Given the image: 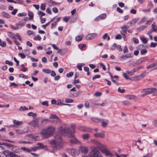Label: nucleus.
<instances>
[{"mask_svg":"<svg viewBox=\"0 0 157 157\" xmlns=\"http://www.w3.org/2000/svg\"><path fill=\"white\" fill-rule=\"evenodd\" d=\"M55 140H52L50 142L54 149L59 150L63 147V143L60 136L56 135L55 137Z\"/></svg>","mask_w":157,"mask_h":157,"instance_id":"nucleus-1","label":"nucleus"},{"mask_svg":"<svg viewBox=\"0 0 157 157\" xmlns=\"http://www.w3.org/2000/svg\"><path fill=\"white\" fill-rule=\"evenodd\" d=\"M74 131L71 132L69 128H65L61 131V133L63 136H67L71 137V138L70 140L72 143H78L79 141L74 137Z\"/></svg>","mask_w":157,"mask_h":157,"instance_id":"nucleus-2","label":"nucleus"},{"mask_svg":"<svg viewBox=\"0 0 157 157\" xmlns=\"http://www.w3.org/2000/svg\"><path fill=\"white\" fill-rule=\"evenodd\" d=\"M55 128L52 126H50L46 128L43 129L41 132L40 134L42 137L47 138L52 136L54 132Z\"/></svg>","mask_w":157,"mask_h":157,"instance_id":"nucleus-3","label":"nucleus"},{"mask_svg":"<svg viewBox=\"0 0 157 157\" xmlns=\"http://www.w3.org/2000/svg\"><path fill=\"white\" fill-rule=\"evenodd\" d=\"M89 156L90 157H103L96 148H94L92 149L89 153Z\"/></svg>","mask_w":157,"mask_h":157,"instance_id":"nucleus-4","label":"nucleus"},{"mask_svg":"<svg viewBox=\"0 0 157 157\" xmlns=\"http://www.w3.org/2000/svg\"><path fill=\"white\" fill-rule=\"evenodd\" d=\"M39 118H37L31 121L28 123L29 125L33 128H39Z\"/></svg>","mask_w":157,"mask_h":157,"instance_id":"nucleus-5","label":"nucleus"},{"mask_svg":"<svg viewBox=\"0 0 157 157\" xmlns=\"http://www.w3.org/2000/svg\"><path fill=\"white\" fill-rule=\"evenodd\" d=\"M157 91V90L155 88H148L142 90L141 92L142 93H145V94L147 95L153 94Z\"/></svg>","mask_w":157,"mask_h":157,"instance_id":"nucleus-6","label":"nucleus"},{"mask_svg":"<svg viewBox=\"0 0 157 157\" xmlns=\"http://www.w3.org/2000/svg\"><path fill=\"white\" fill-rule=\"evenodd\" d=\"M139 20L138 18H134L131 20L130 21L128 22L127 24V25L124 26L123 28L125 29H128L130 27H132L133 25H134Z\"/></svg>","mask_w":157,"mask_h":157,"instance_id":"nucleus-7","label":"nucleus"},{"mask_svg":"<svg viewBox=\"0 0 157 157\" xmlns=\"http://www.w3.org/2000/svg\"><path fill=\"white\" fill-rule=\"evenodd\" d=\"M146 75V72L144 71L140 75L132 77V81H138L142 79Z\"/></svg>","mask_w":157,"mask_h":157,"instance_id":"nucleus-8","label":"nucleus"},{"mask_svg":"<svg viewBox=\"0 0 157 157\" xmlns=\"http://www.w3.org/2000/svg\"><path fill=\"white\" fill-rule=\"evenodd\" d=\"M29 129L28 127H27L26 130H21L20 129H17L15 130L16 134L17 135H20L21 134H25L29 132Z\"/></svg>","mask_w":157,"mask_h":157,"instance_id":"nucleus-9","label":"nucleus"},{"mask_svg":"<svg viewBox=\"0 0 157 157\" xmlns=\"http://www.w3.org/2000/svg\"><path fill=\"white\" fill-rule=\"evenodd\" d=\"M68 152L72 155H77L79 154V151L76 149H69Z\"/></svg>","mask_w":157,"mask_h":157,"instance_id":"nucleus-10","label":"nucleus"},{"mask_svg":"<svg viewBox=\"0 0 157 157\" xmlns=\"http://www.w3.org/2000/svg\"><path fill=\"white\" fill-rule=\"evenodd\" d=\"M94 136L96 138H103L105 136V132L104 131H102L99 133H97L94 134Z\"/></svg>","mask_w":157,"mask_h":157,"instance_id":"nucleus-11","label":"nucleus"},{"mask_svg":"<svg viewBox=\"0 0 157 157\" xmlns=\"http://www.w3.org/2000/svg\"><path fill=\"white\" fill-rule=\"evenodd\" d=\"M102 153L106 156H109L112 157V154L111 152L108 151L105 147L101 151Z\"/></svg>","mask_w":157,"mask_h":157,"instance_id":"nucleus-12","label":"nucleus"},{"mask_svg":"<svg viewBox=\"0 0 157 157\" xmlns=\"http://www.w3.org/2000/svg\"><path fill=\"white\" fill-rule=\"evenodd\" d=\"M11 150L14 153L19 154L21 152V148H20L17 147L15 146L14 145H13V146L12 147Z\"/></svg>","mask_w":157,"mask_h":157,"instance_id":"nucleus-13","label":"nucleus"},{"mask_svg":"<svg viewBox=\"0 0 157 157\" xmlns=\"http://www.w3.org/2000/svg\"><path fill=\"white\" fill-rule=\"evenodd\" d=\"M13 124L12 125V127L17 128L18 127V126H20L23 124V121L14 120H13Z\"/></svg>","mask_w":157,"mask_h":157,"instance_id":"nucleus-14","label":"nucleus"},{"mask_svg":"<svg viewBox=\"0 0 157 157\" xmlns=\"http://www.w3.org/2000/svg\"><path fill=\"white\" fill-rule=\"evenodd\" d=\"M97 36L96 33H90L87 35L86 37L85 38L87 40H90L94 38Z\"/></svg>","mask_w":157,"mask_h":157,"instance_id":"nucleus-15","label":"nucleus"},{"mask_svg":"<svg viewBox=\"0 0 157 157\" xmlns=\"http://www.w3.org/2000/svg\"><path fill=\"white\" fill-rule=\"evenodd\" d=\"M79 151L83 153L86 154L88 152V150L87 147L82 146L79 148Z\"/></svg>","mask_w":157,"mask_h":157,"instance_id":"nucleus-16","label":"nucleus"},{"mask_svg":"<svg viewBox=\"0 0 157 157\" xmlns=\"http://www.w3.org/2000/svg\"><path fill=\"white\" fill-rule=\"evenodd\" d=\"M96 145V147L94 148H96L97 149L98 148L101 151L105 147L104 145L100 143L98 141Z\"/></svg>","mask_w":157,"mask_h":157,"instance_id":"nucleus-17","label":"nucleus"},{"mask_svg":"<svg viewBox=\"0 0 157 157\" xmlns=\"http://www.w3.org/2000/svg\"><path fill=\"white\" fill-rule=\"evenodd\" d=\"M99 120L102 123V126L104 127L106 126L109 122L108 120H105L104 119H102Z\"/></svg>","mask_w":157,"mask_h":157,"instance_id":"nucleus-18","label":"nucleus"},{"mask_svg":"<svg viewBox=\"0 0 157 157\" xmlns=\"http://www.w3.org/2000/svg\"><path fill=\"white\" fill-rule=\"evenodd\" d=\"M49 118L56 119V121L57 122L60 121V118L56 115L55 114H51Z\"/></svg>","mask_w":157,"mask_h":157,"instance_id":"nucleus-19","label":"nucleus"},{"mask_svg":"<svg viewBox=\"0 0 157 157\" xmlns=\"http://www.w3.org/2000/svg\"><path fill=\"white\" fill-rule=\"evenodd\" d=\"M127 99L135 100L137 98V97L134 95H128L126 96Z\"/></svg>","mask_w":157,"mask_h":157,"instance_id":"nucleus-20","label":"nucleus"},{"mask_svg":"<svg viewBox=\"0 0 157 157\" xmlns=\"http://www.w3.org/2000/svg\"><path fill=\"white\" fill-rule=\"evenodd\" d=\"M50 121V120L48 119H44L42 120L40 122V124L42 125H45Z\"/></svg>","mask_w":157,"mask_h":157,"instance_id":"nucleus-21","label":"nucleus"},{"mask_svg":"<svg viewBox=\"0 0 157 157\" xmlns=\"http://www.w3.org/2000/svg\"><path fill=\"white\" fill-rule=\"evenodd\" d=\"M132 57V55L130 54H127L123 55H122L121 57V59L124 60L126 58H129Z\"/></svg>","mask_w":157,"mask_h":157,"instance_id":"nucleus-22","label":"nucleus"},{"mask_svg":"<svg viewBox=\"0 0 157 157\" xmlns=\"http://www.w3.org/2000/svg\"><path fill=\"white\" fill-rule=\"evenodd\" d=\"M12 152L8 150H5L3 151V153L6 157H9V156H10Z\"/></svg>","mask_w":157,"mask_h":157,"instance_id":"nucleus-23","label":"nucleus"},{"mask_svg":"<svg viewBox=\"0 0 157 157\" xmlns=\"http://www.w3.org/2000/svg\"><path fill=\"white\" fill-rule=\"evenodd\" d=\"M82 137L83 140H87L90 138V136L89 134L86 133L82 134Z\"/></svg>","mask_w":157,"mask_h":157,"instance_id":"nucleus-24","label":"nucleus"},{"mask_svg":"<svg viewBox=\"0 0 157 157\" xmlns=\"http://www.w3.org/2000/svg\"><path fill=\"white\" fill-rule=\"evenodd\" d=\"M124 27V26L121 27L122 29V32H121V33L123 35V37H125V35L127 34V29H125V28H123Z\"/></svg>","mask_w":157,"mask_h":157,"instance_id":"nucleus-25","label":"nucleus"},{"mask_svg":"<svg viewBox=\"0 0 157 157\" xmlns=\"http://www.w3.org/2000/svg\"><path fill=\"white\" fill-rule=\"evenodd\" d=\"M8 35L9 37L14 39H16V38L15 35L11 32H8Z\"/></svg>","mask_w":157,"mask_h":157,"instance_id":"nucleus-26","label":"nucleus"},{"mask_svg":"<svg viewBox=\"0 0 157 157\" xmlns=\"http://www.w3.org/2000/svg\"><path fill=\"white\" fill-rule=\"evenodd\" d=\"M28 116H32L33 117L34 119H36V117L37 116L36 113H34L32 112H30L29 113L27 114Z\"/></svg>","mask_w":157,"mask_h":157,"instance_id":"nucleus-27","label":"nucleus"},{"mask_svg":"<svg viewBox=\"0 0 157 157\" xmlns=\"http://www.w3.org/2000/svg\"><path fill=\"white\" fill-rule=\"evenodd\" d=\"M147 26L145 25H141L138 27L137 29L138 31H140L141 30H144L147 28Z\"/></svg>","mask_w":157,"mask_h":157,"instance_id":"nucleus-28","label":"nucleus"},{"mask_svg":"<svg viewBox=\"0 0 157 157\" xmlns=\"http://www.w3.org/2000/svg\"><path fill=\"white\" fill-rule=\"evenodd\" d=\"M83 37V35H79L76 36L75 40L76 41H79L82 40V37Z\"/></svg>","mask_w":157,"mask_h":157,"instance_id":"nucleus-29","label":"nucleus"},{"mask_svg":"<svg viewBox=\"0 0 157 157\" xmlns=\"http://www.w3.org/2000/svg\"><path fill=\"white\" fill-rule=\"evenodd\" d=\"M21 150H22L25 152H31V150L30 149H29L25 147H21Z\"/></svg>","mask_w":157,"mask_h":157,"instance_id":"nucleus-30","label":"nucleus"},{"mask_svg":"<svg viewBox=\"0 0 157 157\" xmlns=\"http://www.w3.org/2000/svg\"><path fill=\"white\" fill-rule=\"evenodd\" d=\"M2 145H3L7 147L8 148H10L11 147L12 148V147L13 146V145L6 143H2Z\"/></svg>","mask_w":157,"mask_h":157,"instance_id":"nucleus-31","label":"nucleus"},{"mask_svg":"<svg viewBox=\"0 0 157 157\" xmlns=\"http://www.w3.org/2000/svg\"><path fill=\"white\" fill-rule=\"evenodd\" d=\"M100 18V20H102L105 19L106 17V15L105 13H103L98 16Z\"/></svg>","mask_w":157,"mask_h":157,"instance_id":"nucleus-32","label":"nucleus"},{"mask_svg":"<svg viewBox=\"0 0 157 157\" xmlns=\"http://www.w3.org/2000/svg\"><path fill=\"white\" fill-rule=\"evenodd\" d=\"M2 15L3 16L8 18H10V15L9 14L5 12H3L2 13Z\"/></svg>","mask_w":157,"mask_h":157,"instance_id":"nucleus-33","label":"nucleus"},{"mask_svg":"<svg viewBox=\"0 0 157 157\" xmlns=\"http://www.w3.org/2000/svg\"><path fill=\"white\" fill-rule=\"evenodd\" d=\"M37 145L39 146L37 147H40L39 148V149H44L45 147V146L42 143H37Z\"/></svg>","mask_w":157,"mask_h":157,"instance_id":"nucleus-34","label":"nucleus"},{"mask_svg":"<svg viewBox=\"0 0 157 157\" xmlns=\"http://www.w3.org/2000/svg\"><path fill=\"white\" fill-rule=\"evenodd\" d=\"M152 29L154 31H155L157 30V26L155 25V23L154 22L151 25Z\"/></svg>","mask_w":157,"mask_h":157,"instance_id":"nucleus-35","label":"nucleus"},{"mask_svg":"<svg viewBox=\"0 0 157 157\" xmlns=\"http://www.w3.org/2000/svg\"><path fill=\"white\" fill-rule=\"evenodd\" d=\"M28 15L29 16V19L30 20L33 19V13L32 12L29 11Z\"/></svg>","mask_w":157,"mask_h":157,"instance_id":"nucleus-36","label":"nucleus"},{"mask_svg":"<svg viewBox=\"0 0 157 157\" xmlns=\"http://www.w3.org/2000/svg\"><path fill=\"white\" fill-rule=\"evenodd\" d=\"M135 72H136L134 70V69L131 70L130 71H126L127 73L130 76L133 75Z\"/></svg>","mask_w":157,"mask_h":157,"instance_id":"nucleus-37","label":"nucleus"},{"mask_svg":"<svg viewBox=\"0 0 157 157\" xmlns=\"http://www.w3.org/2000/svg\"><path fill=\"white\" fill-rule=\"evenodd\" d=\"M84 65V64L83 63H78V64L77 67L79 71H82V66H83Z\"/></svg>","mask_w":157,"mask_h":157,"instance_id":"nucleus-38","label":"nucleus"},{"mask_svg":"<svg viewBox=\"0 0 157 157\" xmlns=\"http://www.w3.org/2000/svg\"><path fill=\"white\" fill-rule=\"evenodd\" d=\"M28 109L25 106L23 107L21 106L19 109V110L21 111H23L25 110H27Z\"/></svg>","mask_w":157,"mask_h":157,"instance_id":"nucleus-39","label":"nucleus"},{"mask_svg":"<svg viewBox=\"0 0 157 157\" xmlns=\"http://www.w3.org/2000/svg\"><path fill=\"white\" fill-rule=\"evenodd\" d=\"M39 148H40L39 147H37L36 146V147H33L31 148L30 149V150H31V151H36V150H37L38 149H39Z\"/></svg>","mask_w":157,"mask_h":157,"instance_id":"nucleus-40","label":"nucleus"},{"mask_svg":"<svg viewBox=\"0 0 157 157\" xmlns=\"http://www.w3.org/2000/svg\"><path fill=\"white\" fill-rule=\"evenodd\" d=\"M46 5L45 4L42 3L40 6V9L42 10H44L45 9Z\"/></svg>","mask_w":157,"mask_h":157,"instance_id":"nucleus-41","label":"nucleus"},{"mask_svg":"<svg viewBox=\"0 0 157 157\" xmlns=\"http://www.w3.org/2000/svg\"><path fill=\"white\" fill-rule=\"evenodd\" d=\"M140 39L143 43L144 44H146L147 43V41L145 38L144 37H140Z\"/></svg>","mask_w":157,"mask_h":157,"instance_id":"nucleus-42","label":"nucleus"},{"mask_svg":"<svg viewBox=\"0 0 157 157\" xmlns=\"http://www.w3.org/2000/svg\"><path fill=\"white\" fill-rule=\"evenodd\" d=\"M123 76L126 79H127V80L130 79V80H132V78H128V76H127V74L126 73H124L123 74Z\"/></svg>","mask_w":157,"mask_h":157,"instance_id":"nucleus-43","label":"nucleus"},{"mask_svg":"<svg viewBox=\"0 0 157 157\" xmlns=\"http://www.w3.org/2000/svg\"><path fill=\"white\" fill-rule=\"evenodd\" d=\"M43 106H48V102L47 101H45L41 103Z\"/></svg>","mask_w":157,"mask_h":157,"instance_id":"nucleus-44","label":"nucleus"},{"mask_svg":"<svg viewBox=\"0 0 157 157\" xmlns=\"http://www.w3.org/2000/svg\"><path fill=\"white\" fill-rule=\"evenodd\" d=\"M58 101H57V105H69V104H63L61 101H60V100H57Z\"/></svg>","mask_w":157,"mask_h":157,"instance_id":"nucleus-45","label":"nucleus"},{"mask_svg":"<svg viewBox=\"0 0 157 157\" xmlns=\"http://www.w3.org/2000/svg\"><path fill=\"white\" fill-rule=\"evenodd\" d=\"M6 45V44L5 42L2 41L0 39V45L3 47H5Z\"/></svg>","mask_w":157,"mask_h":157,"instance_id":"nucleus-46","label":"nucleus"},{"mask_svg":"<svg viewBox=\"0 0 157 157\" xmlns=\"http://www.w3.org/2000/svg\"><path fill=\"white\" fill-rule=\"evenodd\" d=\"M65 102L66 103H72L74 102V100L71 99L67 98L65 99Z\"/></svg>","mask_w":157,"mask_h":157,"instance_id":"nucleus-47","label":"nucleus"},{"mask_svg":"<svg viewBox=\"0 0 157 157\" xmlns=\"http://www.w3.org/2000/svg\"><path fill=\"white\" fill-rule=\"evenodd\" d=\"M43 71L44 73L48 74H49L51 72V70L50 69H43Z\"/></svg>","mask_w":157,"mask_h":157,"instance_id":"nucleus-48","label":"nucleus"},{"mask_svg":"<svg viewBox=\"0 0 157 157\" xmlns=\"http://www.w3.org/2000/svg\"><path fill=\"white\" fill-rule=\"evenodd\" d=\"M37 13L39 15H41L40 17H42V16H44L45 15V13L43 12H42L40 11H37Z\"/></svg>","mask_w":157,"mask_h":157,"instance_id":"nucleus-49","label":"nucleus"},{"mask_svg":"<svg viewBox=\"0 0 157 157\" xmlns=\"http://www.w3.org/2000/svg\"><path fill=\"white\" fill-rule=\"evenodd\" d=\"M143 67V66H140L137 67V68H134V70L135 71V72L137 71L140 70V69H141Z\"/></svg>","mask_w":157,"mask_h":157,"instance_id":"nucleus-50","label":"nucleus"},{"mask_svg":"<svg viewBox=\"0 0 157 157\" xmlns=\"http://www.w3.org/2000/svg\"><path fill=\"white\" fill-rule=\"evenodd\" d=\"M152 124L154 127H157V119L153 120L152 121Z\"/></svg>","mask_w":157,"mask_h":157,"instance_id":"nucleus-51","label":"nucleus"},{"mask_svg":"<svg viewBox=\"0 0 157 157\" xmlns=\"http://www.w3.org/2000/svg\"><path fill=\"white\" fill-rule=\"evenodd\" d=\"M73 75V72L71 71L70 73H67L66 74V76L67 77H71Z\"/></svg>","mask_w":157,"mask_h":157,"instance_id":"nucleus-52","label":"nucleus"},{"mask_svg":"<svg viewBox=\"0 0 157 157\" xmlns=\"http://www.w3.org/2000/svg\"><path fill=\"white\" fill-rule=\"evenodd\" d=\"M101 77V76L99 75H97L94 76L92 78V80H94V79H95L96 78H99Z\"/></svg>","mask_w":157,"mask_h":157,"instance_id":"nucleus-53","label":"nucleus"},{"mask_svg":"<svg viewBox=\"0 0 157 157\" xmlns=\"http://www.w3.org/2000/svg\"><path fill=\"white\" fill-rule=\"evenodd\" d=\"M69 19H70V17L67 16V17H64L63 18V20L64 21L67 22L68 21Z\"/></svg>","mask_w":157,"mask_h":157,"instance_id":"nucleus-54","label":"nucleus"},{"mask_svg":"<svg viewBox=\"0 0 157 157\" xmlns=\"http://www.w3.org/2000/svg\"><path fill=\"white\" fill-rule=\"evenodd\" d=\"M10 157H20V156L15 153L12 152Z\"/></svg>","mask_w":157,"mask_h":157,"instance_id":"nucleus-55","label":"nucleus"},{"mask_svg":"<svg viewBox=\"0 0 157 157\" xmlns=\"http://www.w3.org/2000/svg\"><path fill=\"white\" fill-rule=\"evenodd\" d=\"M157 45V43L151 42V43L150 47H155Z\"/></svg>","mask_w":157,"mask_h":157,"instance_id":"nucleus-56","label":"nucleus"},{"mask_svg":"<svg viewBox=\"0 0 157 157\" xmlns=\"http://www.w3.org/2000/svg\"><path fill=\"white\" fill-rule=\"evenodd\" d=\"M41 37L39 35H37L34 38V39L35 40H40L41 39Z\"/></svg>","mask_w":157,"mask_h":157,"instance_id":"nucleus-57","label":"nucleus"},{"mask_svg":"<svg viewBox=\"0 0 157 157\" xmlns=\"http://www.w3.org/2000/svg\"><path fill=\"white\" fill-rule=\"evenodd\" d=\"M5 63L6 64H8L10 66H12L13 65V63L12 62H10L7 60L6 61Z\"/></svg>","mask_w":157,"mask_h":157,"instance_id":"nucleus-58","label":"nucleus"},{"mask_svg":"<svg viewBox=\"0 0 157 157\" xmlns=\"http://www.w3.org/2000/svg\"><path fill=\"white\" fill-rule=\"evenodd\" d=\"M21 67L22 68L21 70L23 71H26L27 70V68L25 67V65L24 64L21 65Z\"/></svg>","mask_w":157,"mask_h":157,"instance_id":"nucleus-59","label":"nucleus"},{"mask_svg":"<svg viewBox=\"0 0 157 157\" xmlns=\"http://www.w3.org/2000/svg\"><path fill=\"white\" fill-rule=\"evenodd\" d=\"M118 91L120 93H123L125 92V90L124 89H121L120 87H119L118 89Z\"/></svg>","mask_w":157,"mask_h":157,"instance_id":"nucleus-60","label":"nucleus"},{"mask_svg":"<svg viewBox=\"0 0 157 157\" xmlns=\"http://www.w3.org/2000/svg\"><path fill=\"white\" fill-rule=\"evenodd\" d=\"M41 20V22L42 24H43L45 22L46 19L45 18H42L41 17H40Z\"/></svg>","mask_w":157,"mask_h":157,"instance_id":"nucleus-61","label":"nucleus"},{"mask_svg":"<svg viewBox=\"0 0 157 157\" xmlns=\"http://www.w3.org/2000/svg\"><path fill=\"white\" fill-rule=\"evenodd\" d=\"M91 119L93 121L95 122H98L99 121H100L99 120L101 119L96 118H91Z\"/></svg>","mask_w":157,"mask_h":157,"instance_id":"nucleus-62","label":"nucleus"},{"mask_svg":"<svg viewBox=\"0 0 157 157\" xmlns=\"http://www.w3.org/2000/svg\"><path fill=\"white\" fill-rule=\"evenodd\" d=\"M26 15V13H19L18 14V17H22L23 16H25Z\"/></svg>","mask_w":157,"mask_h":157,"instance_id":"nucleus-63","label":"nucleus"},{"mask_svg":"<svg viewBox=\"0 0 157 157\" xmlns=\"http://www.w3.org/2000/svg\"><path fill=\"white\" fill-rule=\"evenodd\" d=\"M18 55L22 59H24L25 57V56L23 53H19Z\"/></svg>","mask_w":157,"mask_h":157,"instance_id":"nucleus-64","label":"nucleus"}]
</instances>
